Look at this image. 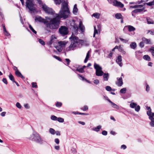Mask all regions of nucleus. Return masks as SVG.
<instances>
[{"label":"nucleus","instance_id":"obj_1","mask_svg":"<svg viewBox=\"0 0 154 154\" xmlns=\"http://www.w3.org/2000/svg\"><path fill=\"white\" fill-rule=\"evenodd\" d=\"M69 39L71 43L69 47L66 48V50L67 51L73 50L77 47H80L82 45L83 42V40L79 39L78 37L73 35L69 38Z\"/></svg>","mask_w":154,"mask_h":154},{"label":"nucleus","instance_id":"obj_2","mask_svg":"<svg viewBox=\"0 0 154 154\" xmlns=\"http://www.w3.org/2000/svg\"><path fill=\"white\" fill-rule=\"evenodd\" d=\"M70 12L68 7V4L65 2H64L62 4V6L58 14H55L60 20L62 18L65 19L70 16Z\"/></svg>","mask_w":154,"mask_h":154},{"label":"nucleus","instance_id":"obj_3","mask_svg":"<svg viewBox=\"0 0 154 154\" xmlns=\"http://www.w3.org/2000/svg\"><path fill=\"white\" fill-rule=\"evenodd\" d=\"M54 16L55 17L53 18L47 17L48 18L45 26L47 28L51 29H57L60 24V19L56 16H55V15Z\"/></svg>","mask_w":154,"mask_h":154},{"label":"nucleus","instance_id":"obj_4","mask_svg":"<svg viewBox=\"0 0 154 154\" xmlns=\"http://www.w3.org/2000/svg\"><path fill=\"white\" fill-rule=\"evenodd\" d=\"M26 7L29 9L31 13L36 11L35 5L33 0H26Z\"/></svg>","mask_w":154,"mask_h":154},{"label":"nucleus","instance_id":"obj_5","mask_svg":"<svg viewBox=\"0 0 154 154\" xmlns=\"http://www.w3.org/2000/svg\"><path fill=\"white\" fill-rule=\"evenodd\" d=\"M94 69H96V75L97 76L103 75L104 74V72L102 70V68L96 63H94Z\"/></svg>","mask_w":154,"mask_h":154},{"label":"nucleus","instance_id":"obj_6","mask_svg":"<svg viewBox=\"0 0 154 154\" xmlns=\"http://www.w3.org/2000/svg\"><path fill=\"white\" fill-rule=\"evenodd\" d=\"M41 7L46 13L53 16L55 15V12L52 9L48 7L45 4H42Z\"/></svg>","mask_w":154,"mask_h":154},{"label":"nucleus","instance_id":"obj_7","mask_svg":"<svg viewBox=\"0 0 154 154\" xmlns=\"http://www.w3.org/2000/svg\"><path fill=\"white\" fill-rule=\"evenodd\" d=\"M60 33L62 36H64L68 33V28L65 26H62L59 29Z\"/></svg>","mask_w":154,"mask_h":154},{"label":"nucleus","instance_id":"obj_8","mask_svg":"<svg viewBox=\"0 0 154 154\" xmlns=\"http://www.w3.org/2000/svg\"><path fill=\"white\" fill-rule=\"evenodd\" d=\"M108 2L110 4H112V5L115 6L119 7L120 8H122L124 7V5L120 2H119L116 0H108Z\"/></svg>","mask_w":154,"mask_h":154},{"label":"nucleus","instance_id":"obj_9","mask_svg":"<svg viewBox=\"0 0 154 154\" xmlns=\"http://www.w3.org/2000/svg\"><path fill=\"white\" fill-rule=\"evenodd\" d=\"M45 18L46 19H45L41 17H36L35 20V21L37 20L39 22L43 23L46 25L48 18H47V17H46Z\"/></svg>","mask_w":154,"mask_h":154},{"label":"nucleus","instance_id":"obj_10","mask_svg":"<svg viewBox=\"0 0 154 154\" xmlns=\"http://www.w3.org/2000/svg\"><path fill=\"white\" fill-rule=\"evenodd\" d=\"M75 20H73L72 21V22L71 23V26L73 27V29H74L75 32V33H76L78 31V26L75 23Z\"/></svg>","mask_w":154,"mask_h":154},{"label":"nucleus","instance_id":"obj_11","mask_svg":"<svg viewBox=\"0 0 154 154\" xmlns=\"http://www.w3.org/2000/svg\"><path fill=\"white\" fill-rule=\"evenodd\" d=\"M117 81L116 82V84L118 86H121L123 84L122 79V77L117 78Z\"/></svg>","mask_w":154,"mask_h":154},{"label":"nucleus","instance_id":"obj_12","mask_svg":"<svg viewBox=\"0 0 154 154\" xmlns=\"http://www.w3.org/2000/svg\"><path fill=\"white\" fill-rule=\"evenodd\" d=\"M94 32L93 37H94L95 36V35L96 34H97L99 32H100V31L101 30L100 26V25H98L97 26V29L96 28L95 26H94Z\"/></svg>","mask_w":154,"mask_h":154},{"label":"nucleus","instance_id":"obj_13","mask_svg":"<svg viewBox=\"0 0 154 154\" xmlns=\"http://www.w3.org/2000/svg\"><path fill=\"white\" fill-rule=\"evenodd\" d=\"M122 60V57L121 55H119L118 57L116 62L120 66H122V64L121 62Z\"/></svg>","mask_w":154,"mask_h":154},{"label":"nucleus","instance_id":"obj_14","mask_svg":"<svg viewBox=\"0 0 154 154\" xmlns=\"http://www.w3.org/2000/svg\"><path fill=\"white\" fill-rule=\"evenodd\" d=\"M36 138H36V139L35 141L40 144L43 143V140L40 136L38 135L37 137H36Z\"/></svg>","mask_w":154,"mask_h":154},{"label":"nucleus","instance_id":"obj_15","mask_svg":"<svg viewBox=\"0 0 154 154\" xmlns=\"http://www.w3.org/2000/svg\"><path fill=\"white\" fill-rule=\"evenodd\" d=\"M127 28L129 32H131L135 31V28L132 26L131 25L126 26L125 27L124 29Z\"/></svg>","mask_w":154,"mask_h":154},{"label":"nucleus","instance_id":"obj_16","mask_svg":"<svg viewBox=\"0 0 154 154\" xmlns=\"http://www.w3.org/2000/svg\"><path fill=\"white\" fill-rule=\"evenodd\" d=\"M38 135L33 133L31 135L30 137H28V139L32 141H35L36 139V137H37Z\"/></svg>","mask_w":154,"mask_h":154},{"label":"nucleus","instance_id":"obj_17","mask_svg":"<svg viewBox=\"0 0 154 154\" xmlns=\"http://www.w3.org/2000/svg\"><path fill=\"white\" fill-rule=\"evenodd\" d=\"M107 100L111 104L113 108L117 109H119V106L118 105L113 103L109 99H107Z\"/></svg>","mask_w":154,"mask_h":154},{"label":"nucleus","instance_id":"obj_18","mask_svg":"<svg viewBox=\"0 0 154 154\" xmlns=\"http://www.w3.org/2000/svg\"><path fill=\"white\" fill-rule=\"evenodd\" d=\"M149 119L151 120L149 125L152 127H154V118L152 116H149Z\"/></svg>","mask_w":154,"mask_h":154},{"label":"nucleus","instance_id":"obj_19","mask_svg":"<svg viewBox=\"0 0 154 154\" xmlns=\"http://www.w3.org/2000/svg\"><path fill=\"white\" fill-rule=\"evenodd\" d=\"M142 41L146 44H151V42L150 40L149 39H148L145 37H143L142 38Z\"/></svg>","mask_w":154,"mask_h":154},{"label":"nucleus","instance_id":"obj_20","mask_svg":"<svg viewBox=\"0 0 154 154\" xmlns=\"http://www.w3.org/2000/svg\"><path fill=\"white\" fill-rule=\"evenodd\" d=\"M79 27L80 29L82 32H83L85 30V27L83 25L81 21H80L79 22Z\"/></svg>","mask_w":154,"mask_h":154},{"label":"nucleus","instance_id":"obj_21","mask_svg":"<svg viewBox=\"0 0 154 154\" xmlns=\"http://www.w3.org/2000/svg\"><path fill=\"white\" fill-rule=\"evenodd\" d=\"M101 128L102 126L101 125H99L96 127L93 128L92 130L97 132H98L100 131V129H101Z\"/></svg>","mask_w":154,"mask_h":154},{"label":"nucleus","instance_id":"obj_22","mask_svg":"<svg viewBox=\"0 0 154 154\" xmlns=\"http://www.w3.org/2000/svg\"><path fill=\"white\" fill-rule=\"evenodd\" d=\"M103 79L105 81H107L108 80V78L109 77V75L108 73H104L103 74Z\"/></svg>","mask_w":154,"mask_h":154},{"label":"nucleus","instance_id":"obj_23","mask_svg":"<svg viewBox=\"0 0 154 154\" xmlns=\"http://www.w3.org/2000/svg\"><path fill=\"white\" fill-rule=\"evenodd\" d=\"M15 73L16 75L18 77H20L22 79H24V77L21 74V73L18 70H17L15 72Z\"/></svg>","mask_w":154,"mask_h":154},{"label":"nucleus","instance_id":"obj_24","mask_svg":"<svg viewBox=\"0 0 154 154\" xmlns=\"http://www.w3.org/2000/svg\"><path fill=\"white\" fill-rule=\"evenodd\" d=\"M130 47L132 49H135L137 47L136 43L134 42H131L130 45Z\"/></svg>","mask_w":154,"mask_h":154},{"label":"nucleus","instance_id":"obj_25","mask_svg":"<svg viewBox=\"0 0 154 154\" xmlns=\"http://www.w3.org/2000/svg\"><path fill=\"white\" fill-rule=\"evenodd\" d=\"M78 9L77 7V5L75 4L74 6V8L73 10V13L75 14H76L77 12Z\"/></svg>","mask_w":154,"mask_h":154},{"label":"nucleus","instance_id":"obj_26","mask_svg":"<svg viewBox=\"0 0 154 154\" xmlns=\"http://www.w3.org/2000/svg\"><path fill=\"white\" fill-rule=\"evenodd\" d=\"M76 71L79 72L80 73H83L84 72V70L83 69V68L80 67V66L78 67L76 69Z\"/></svg>","mask_w":154,"mask_h":154},{"label":"nucleus","instance_id":"obj_27","mask_svg":"<svg viewBox=\"0 0 154 154\" xmlns=\"http://www.w3.org/2000/svg\"><path fill=\"white\" fill-rule=\"evenodd\" d=\"M67 42L65 41L60 42H59V45L62 48L65 46Z\"/></svg>","mask_w":154,"mask_h":154},{"label":"nucleus","instance_id":"obj_28","mask_svg":"<svg viewBox=\"0 0 154 154\" xmlns=\"http://www.w3.org/2000/svg\"><path fill=\"white\" fill-rule=\"evenodd\" d=\"M147 108L148 111L147 112V114L149 116L151 115L152 112H151V109L150 107H147Z\"/></svg>","mask_w":154,"mask_h":154},{"label":"nucleus","instance_id":"obj_29","mask_svg":"<svg viewBox=\"0 0 154 154\" xmlns=\"http://www.w3.org/2000/svg\"><path fill=\"white\" fill-rule=\"evenodd\" d=\"M56 39V38L54 36L52 35L51 38L49 42V45H51L54 42V40Z\"/></svg>","mask_w":154,"mask_h":154},{"label":"nucleus","instance_id":"obj_30","mask_svg":"<svg viewBox=\"0 0 154 154\" xmlns=\"http://www.w3.org/2000/svg\"><path fill=\"white\" fill-rule=\"evenodd\" d=\"M143 58L144 59L149 61L151 60L150 57L148 55H144L143 57Z\"/></svg>","mask_w":154,"mask_h":154},{"label":"nucleus","instance_id":"obj_31","mask_svg":"<svg viewBox=\"0 0 154 154\" xmlns=\"http://www.w3.org/2000/svg\"><path fill=\"white\" fill-rule=\"evenodd\" d=\"M92 16L96 18L99 19L100 18V14L97 13H94L92 15Z\"/></svg>","mask_w":154,"mask_h":154},{"label":"nucleus","instance_id":"obj_32","mask_svg":"<svg viewBox=\"0 0 154 154\" xmlns=\"http://www.w3.org/2000/svg\"><path fill=\"white\" fill-rule=\"evenodd\" d=\"M137 106V103L134 102H131L130 104V107L132 108H134Z\"/></svg>","mask_w":154,"mask_h":154},{"label":"nucleus","instance_id":"obj_33","mask_svg":"<svg viewBox=\"0 0 154 154\" xmlns=\"http://www.w3.org/2000/svg\"><path fill=\"white\" fill-rule=\"evenodd\" d=\"M132 8H144L143 7V6L142 5H134L133 6H131V7Z\"/></svg>","mask_w":154,"mask_h":154},{"label":"nucleus","instance_id":"obj_34","mask_svg":"<svg viewBox=\"0 0 154 154\" xmlns=\"http://www.w3.org/2000/svg\"><path fill=\"white\" fill-rule=\"evenodd\" d=\"M49 132L52 135H54L56 133V131L52 128H50L49 130Z\"/></svg>","mask_w":154,"mask_h":154},{"label":"nucleus","instance_id":"obj_35","mask_svg":"<svg viewBox=\"0 0 154 154\" xmlns=\"http://www.w3.org/2000/svg\"><path fill=\"white\" fill-rule=\"evenodd\" d=\"M149 51L151 52L152 56L154 57V47H152L149 49Z\"/></svg>","mask_w":154,"mask_h":154},{"label":"nucleus","instance_id":"obj_36","mask_svg":"<svg viewBox=\"0 0 154 154\" xmlns=\"http://www.w3.org/2000/svg\"><path fill=\"white\" fill-rule=\"evenodd\" d=\"M89 57V51H88L86 57L85 58L84 61V62L85 63H86L87 62Z\"/></svg>","mask_w":154,"mask_h":154},{"label":"nucleus","instance_id":"obj_37","mask_svg":"<svg viewBox=\"0 0 154 154\" xmlns=\"http://www.w3.org/2000/svg\"><path fill=\"white\" fill-rule=\"evenodd\" d=\"M56 48L58 51L59 52L61 51L63 48L59 45L56 47Z\"/></svg>","mask_w":154,"mask_h":154},{"label":"nucleus","instance_id":"obj_38","mask_svg":"<svg viewBox=\"0 0 154 154\" xmlns=\"http://www.w3.org/2000/svg\"><path fill=\"white\" fill-rule=\"evenodd\" d=\"M147 21L148 23L149 24H153L154 23L153 20L150 19H147Z\"/></svg>","mask_w":154,"mask_h":154},{"label":"nucleus","instance_id":"obj_39","mask_svg":"<svg viewBox=\"0 0 154 154\" xmlns=\"http://www.w3.org/2000/svg\"><path fill=\"white\" fill-rule=\"evenodd\" d=\"M29 27L30 30L35 34H36L37 32L36 31H35L34 29L33 28V27H32V26L29 24Z\"/></svg>","mask_w":154,"mask_h":154},{"label":"nucleus","instance_id":"obj_40","mask_svg":"<svg viewBox=\"0 0 154 154\" xmlns=\"http://www.w3.org/2000/svg\"><path fill=\"white\" fill-rule=\"evenodd\" d=\"M126 88H123L121 89L120 92L121 93L125 94L126 93Z\"/></svg>","mask_w":154,"mask_h":154},{"label":"nucleus","instance_id":"obj_41","mask_svg":"<svg viewBox=\"0 0 154 154\" xmlns=\"http://www.w3.org/2000/svg\"><path fill=\"white\" fill-rule=\"evenodd\" d=\"M122 16V15L120 13H117L116 14V17L118 19H120Z\"/></svg>","mask_w":154,"mask_h":154},{"label":"nucleus","instance_id":"obj_42","mask_svg":"<svg viewBox=\"0 0 154 154\" xmlns=\"http://www.w3.org/2000/svg\"><path fill=\"white\" fill-rule=\"evenodd\" d=\"M146 5H147L149 6L154 5V0H153V1L152 2H151L148 3H146Z\"/></svg>","mask_w":154,"mask_h":154},{"label":"nucleus","instance_id":"obj_43","mask_svg":"<svg viewBox=\"0 0 154 154\" xmlns=\"http://www.w3.org/2000/svg\"><path fill=\"white\" fill-rule=\"evenodd\" d=\"M135 110L137 112H138L140 109V106L139 105H137L135 107Z\"/></svg>","mask_w":154,"mask_h":154},{"label":"nucleus","instance_id":"obj_44","mask_svg":"<svg viewBox=\"0 0 154 154\" xmlns=\"http://www.w3.org/2000/svg\"><path fill=\"white\" fill-rule=\"evenodd\" d=\"M9 77L11 81H12L13 82H14V81H15L14 80V77L11 74H10L9 75Z\"/></svg>","mask_w":154,"mask_h":154},{"label":"nucleus","instance_id":"obj_45","mask_svg":"<svg viewBox=\"0 0 154 154\" xmlns=\"http://www.w3.org/2000/svg\"><path fill=\"white\" fill-rule=\"evenodd\" d=\"M58 121L60 122H64V119L61 117H59L58 118H57V119Z\"/></svg>","mask_w":154,"mask_h":154},{"label":"nucleus","instance_id":"obj_46","mask_svg":"<svg viewBox=\"0 0 154 154\" xmlns=\"http://www.w3.org/2000/svg\"><path fill=\"white\" fill-rule=\"evenodd\" d=\"M106 89V91H111L112 90L111 88L109 86H106L105 88ZM113 91H114V90H112Z\"/></svg>","mask_w":154,"mask_h":154},{"label":"nucleus","instance_id":"obj_47","mask_svg":"<svg viewBox=\"0 0 154 154\" xmlns=\"http://www.w3.org/2000/svg\"><path fill=\"white\" fill-rule=\"evenodd\" d=\"M119 39L121 40V41L123 43H125L127 42L128 41V39H125L121 38H119Z\"/></svg>","mask_w":154,"mask_h":154},{"label":"nucleus","instance_id":"obj_48","mask_svg":"<svg viewBox=\"0 0 154 154\" xmlns=\"http://www.w3.org/2000/svg\"><path fill=\"white\" fill-rule=\"evenodd\" d=\"M38 42L41 44L43 45H45V42L41 39H39Z\"/></svg>","mask_w":154,"mask_h":154},{"label":"nucleus","instance_id":"obj_49","mask_svg":"<svg viewBox=\"0 0 154 154\" xmlns=\"http://www.w3.org/2000/svg\"><path fill=\"white\" fill-rule=\"evenodd\" d=\"M51 119L54 121L57 120V117L54 116H52L51 117Z\"/></svg>","mask_w":154,"mask_h":154},{"label":"nucleus","instance_id":"obj_50","mask_svg":"<svg viewBox=\"0 0 154 154\" xmlns=\"http://www.w3.org/2000/svg\"><path fill=\"white\" fill-rule=\"evenodd\" d=\"M144 42L143 41L141 42L139 44V46L141 48H143L144 46Z\"/></svg>","mask_w":154,"mask_h":154},{"label":"nucleus","instance_id":"obj_51","mask_svg":"<svg viewBox=\"0 0 154 154\" xmlns=\"http://www.w3.org/2000/svg\"><path fill=\"white\" fill-rule=\"evenodd\" d=\"M16 106L19 109H20L22 106L21 105L19 102H17L16 104Z\"/></svg>","mask_w":154,"mask_h":154},{"label":"nucleus","instance_id":"obj_52","mask_svg":"<svg viewBox=\"0 0 154 154\" xmlns=\"http://www.w3.org/2000/svg\"><path fill=\"white\" fill-rule=\"evenodd\" d=\"M56 4H60L61 3V0H54Z\"/></svg>","mask_w":154,"mask_h":154},{"label":"nucleus","instance_id":"obj_53","mask_svg":"<svg viewBox=\"0 0 154 154\" xmlns=\"http://www.w3.org/2000/svg\"><path fill=\"white\" fill-rule=\"evenodd\" d=\"M32 85L33 88H37V86L35 82H32Z\"/></svg>","mask_w":154,"mask_h":154},{"label":"nucleus","instance_id":"obj_54","mask_svg":"<svg viewBox=\"0 0 154 154\" xmlns=\"http://www.w3.org/2000/svg\"><path fill=\"white\" fill-rule=\"evenodd\" d=\"M88 107L87 106H85L84 107L82 108V109L83 111H85L88 110Z\"/></svg>","mask_w":154,"mask_h":154},{"label":"nucleus","instance_id":"obj_55","mask_svg":"<svg viewBox=\"0 0 154 154\" xmlns=\"http://www.w3.org/2000/svg\"><path fill=\"white\" fill-rule=\"evenodd\" d=\"M4 34L7 36H8L10 35L9 33L6 31V30L4 31Z\"/></svg>","mask_w":154,"mask_h":154},{"label":"nucleus","instance_id":"obj_56","mask_svg":"<svg viewBox=\"0 0 154 154\" xmlns=\"http://www.w3.org/2000/svg\"><path fill=\"white\" fill-rule=\"evenodd\" d=\"M94 83L96 85H98L99 83V81L98 79H95L94 81Z\"/></svg>","mask_w":154,"mask_h":154},{"label":"nucleus","instance_id":"obj_57","mask_svg":"<svg viewBox=\"0 0 154 154\" xmlns=\"http://www.w3.org/2000/svg\"><path fill=\"white\" fill-rule=\"evenodd\" d=\"M56 105L57 107H60L61 106L62 103H61L58 102L57 103Z\"/></svg>","mask_w":154,"mask_h":154},{"label":"nucleus","instance_id":"obj_58","mask_svg":"<svg viewBox=\"0 0 154 154\" xmlns=\"http://www.w3.org/2000/svg\"><path fill=\"white\" fill-rule=\"evenodd\" d=\"M53 57L56 58V59H57V60H59L60 61H61V59L59 57L56 56L55 55L53 56Z\"/></svg>","mask_w":154,"mask_h":154},{"label":"nucleus","instance_id":"obj_59","mask_svg":"<svg viewBox=\"0 0 154 154\" xmlns=\"http://www.w3.org/2000/svg\"><path fill=\"white\" fill-rule=\"evenodd\" d=\"M102 134L103 135L106 136L107 134V132L106 131H103L102 132Z\"/></svg>","mask_w":154,"mask_h":154},{"label":"nucleus","instance_id":"obj_60","mask_svg":"<svg viewBox=\"0 0 154 154\" xmlns=\"http://www.w3.org/2000/svg\"><path fill=\"white\" fill-rule=\"evenodd\" d=\"M54 142L57 144H58L59 143L60 141L58 139L56 138L54 139Z\"/></svg>","mask_w":154,"mask_h":154},{"label":"nucleus","instance_id":"obj_61","mask_svg":"<svg viewBox=\"0 0 154 154\" xmlns=\"http://www.w3.org/2000/svg\"><path fill=\"white\" fill-rule=\"evenodd\" d=\"M3 82L6 84H7L8 82L7 81V80L5 78H3L2 79Z\"/></svg>","mask_w":154,"mask_h":154},{"label":"nucleus","instance_id":"obj_62","mask_svg":"<svg viewBox=\"0 0 154 154\" xmlns=\"http://www.w3.org/2000/svg\"><path fill=\"white\" fill-rule=\"evenodd\" d=\"M126 146L125 145H122L121 146V148L123 149H125L126 148Z\"/></svg>","mask_w":154,"mask_h":154},{"label":"nucleus","instance_id":"obj_63","mask_svg":"<svg viewBox=\"0 0 154 154\" xmlns=\"http://www.w3.org/2000/svg\"><path fill=\"white\" fill-rule=\"evenodd\" d=\"M144 9V8H141L137 9L138 12H140L142 11Z\"/></svg>","mask_w":154,"mask_h":154},{"label":"nucleus","instance_id":"obj_64","mask_svg":"<svg viewBox=\"0 0 154 154\" xmlns=\"http://www.w3.org/2000/svg\"><path fill=\"white\" fill-rule=\"evenodd\" d=\"M118 50L120 52L123 50V48L122 47L121 45H120L119 46V48Z\"/></svg>","mask_w":154,"mask_h":154}]
</instances>
